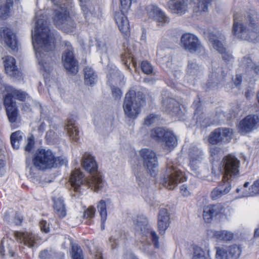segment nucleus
Here are the masks:
<instances>
[{"label":"nucleus","instance_id":"f257e3e1","mask_svg":"<svg viewBox=\"0 0 259 259\" xmlns=\"http://www.w3.org/2000/svg\"><path fill=\"white\" fill-rule=\"evenodd\" d=\"M45 17L41 11L36 14V26L32 33V41L39 64L45 71H50L54 64L51 55L55 48V38L50 32Z\"/></svg>","mask_w":259,"mask_h":259},{"label":"nucleus","instance_id":"f03ea898","mask_svg":"<svg viewBox=\"0 0 259 259\" xmlns=\"http://www.w3.org/2000/svg\"><path fill=\"white\" fill-rule=\"evenodd\" d=\"M233 32L236 37L250 42L259 38V27L255 24V14L253 12L247 13L244 20L239 23L237 14H235Z\"/></svg>","mask_w":259,"mask_h":259},{"label":"nucleus","instance_id":"7ed1b4c3","mask_svg":"<svg viewBox=\"0 0 259 259\" xmlns=\"http://www.w3.org/2000/svg\"><path fill=\"white\" fill-rule=\"evenodd\" d=\"M70 182L72 187L76 192L79 191L81 187L86 186L91 187L95 191L98 192L104 185L102 177L99 174L93 175L90 180H87L79 169L72 171Z\"/></svg>","mask_w":259,"mask_h":259},{"label":"nucleus","instance_id":"20e7f679","mask_svg":"<svg viewBox=\"0 0 259 259\" xmlns=\"http://www.w3.org/2000/svg\"><path fill=\"white\" fill-rule=\"evenodd\" d=\"M145 99L142 93L129 91L125 95L123 104L125 115L130 118H136L141 112V107L145 104Z\"/></svg>","mask_w":259,"mask_h":259},{"label":"nucleus","instance_id":"39448f33","mask_svg":"<svg viewBox=\"0 0 259 259\" xmlns=\"http://www.w3.org/2000/svg\"><path fill=\"white\" fill-rule=\"evenodd\" d=\"M53 17L55 24L66 32H72L75 27L73 20L68 15L67 8L64 5H55Z\"/></svg>","mask_w":259,"mask_h":259},{"label":"nucleus","instance_id":"423d86ee","mask_svg":"<svg viewBox=\"0 0 259 259\" xmlns=\"http://www.w3.org/2000/svg\"><path fill=\"white\" fill-rule=\"evenodd\" d=\"M55 155L50 150L38 149L32 158L33 166L38 170L51 169L55 166Z\"/></svg>","mask_w":259,"mask_h":259},{"label":"nucleus","instance_id":"0eeeda50","mask_svg":"<svg viewBox=\"0 0 259 259\" xmlns=\"http://www.w3.org/2000/svg\"><path fill=\"white\" fill-rule=\"evenodd\" d=\"M151 138L161 143L164 147L168 150H171L177 145V139L174 134L161 127L152 129L150 133Z\"/></svg>","mask_w":259,"mask_h":259},{"label":"nucleus","instance_id":"6e6552de","mask_svg":"<svg viewBox=\"0 0 259 259\" xmlns=\"http://www.w3.org/2000/svg\"><path fill=\"white\" fill-rule=\"evenodd\" d=\"M63 52L62 55V63L68 73L75 74L78 71V63L75 58L74 50L71 44L63 42Z\"/></svg>","mask_w":259,"mask_h":259},{"label":"nucleus","instance_id":"1a4fd4ad","mask_svg":"<svg viewBox=\"0 0 259 259\" xmlns=\"http://www.w3.org/2000/svg\"><path fill=\"white\" fill-rule=\"evenodd\" d=\"M143 159V165L147 169V172L151 176L155 177L158 171V160L155 153L150 149L144 148L139 151Z\"/></svg>","mask_w":259,"mask_h":259},{"label":"nucleus","instance_id":"9d476101","mask_svg":"<svg viewBox=\"0 0 259 259\" xmlns=\"http://www.w3.org/2000/svg\"><path fill=\"white\" fill-rule=\"evenodd\" d=\"M239 160L235 156L229 155L224 158L222 166L224 169L223 181H229L235 178L239 174Z\"/></svg>","mask_w":259,"mask_h":259},{"label":"nucleus","instance_id":"9b49d317","mask_svg":"<svg viewBox=\"0 0 259 259\" xmlns=\"http://www.w3.org/2000/svg\"><path fill=\"white\" fill-rule=\"evenodd\" d=\"M185 180L183 172L178 168L171 166L167 168V175L163 180V184L167 189H173Z\"/></svg>","mask_w":259,"mask_h":259},{"label":"nucleus","instance_id":"f8f14e48","mask_svg":"<svg viewBox=\"0 0 259 259\" xmlns=\"http://www.w3.org/2000/svg\"><path fill=\"white\" fill-rule=\"evenodd\" d=\"M134 224L136 231L150 237L155 247L159 248V237L155 231L149 230L147 220L146 219L139 218L136 221H134Z\"/></svg>","mask_w":259,"mask_h":259},{"label":"nucleus","instance_id":"ddd939ff","mask_svg":"<svg viewBox=\"0 0 259 259\" xmlns=\"http://www.w3.org/2000/svg\"><path fill=\"white\" fill-rule=\"evenodd\" d=\"M181 40L182 47L190 53H195L202 48V45L198 38L192 33H184L182 35Z\"/></svg>","mask_w":259,"mask_h":259},{"label":"nucleus","instance_id":"4468645a","mask_svg":"<svg viewBox=\"0 0 259 259\" xmlns=\"http://www.w3.org/2000/svg\"><path fill=\"white\" fill-rule=\"evenodd\" d=\"M259 125V118L255 115H249L240 121L238 128L241 133H247Z\"/></svg>","mask_w":259,"mask_h":259},{"label":"nucleus","instance_id":"2eb2a0df","mask_svg":"<svg viewBox=\"0 0 259 259\" xmlns=\"http://www.w3.org/2000/svg\"><path fill=\"white\" fill-rule=\"evenodd\" d=\"M14 234L16 239L20 244L30 248L34 246L37 240V237L31 232L15 231Z\"/></svg>","mask_w":259,"mask_h":259},{"label":"nucleus","instance_id":"dca6fc26","mask_svg":"<svg viewBox=\"0 0 259 259\" xmlns=\"http://www.w3.org/2000/svg\"><path fill=\"white\" fill-rule=\"evenodd\" d=\"M1 40L7 46L14 50L17 45L16 35L13 31L7 27H2L0 29Z\"/></svg>","mask_w":259,"mask_h":259},{"label":"nucleus","instance_id":"f3484780","mask_svg":"<svg viewBox=\"0 0 259 259\" xmlns=\"http://www.w3.org/2000/svg\"><path fill=\"white\" fill-rule=\"evenodd\" d=\"M225 207L222 204L209 205L204 207L203 217L206 222H209L213 218L224 212Z\"/></svg>","mask_w":259,"mask_h":259},{"label":"nucleus","instance_id":"a211bd4d","mask_svg":"<svg viewBox=\"0 0 259 259\" xmlns=\"http://www.w3.org/2000/svg\"><path fill=\"white\" fill-rule=\"evenodd\" d=\"M82 165L87 171L92 176L96 174L101 175L97 171L98 165L94 157L90 153H84L82 156Z\"/></svg>","mask_w":259,"mask_h":259},{"label":"nucleus","instance_id":"6ab92c4d","mask_svg":"<svg viewBox=\"0 0 259 259\" xmlns=\"http://www.w3.org/2000/svg\"><path fill=\"white\" fill-rule=\"evenodd\" d=\"M148 13L149 16L155 20L159 26H163L165 23L169 22L168 18L164 13L156 6H150L148 9Z\"/></svg>","mask_w":259,"mask_h":259},{"label":"nucleus","instance_id":"aec40b11","mask_svg":"<svg viewBox=\"0 0 259 259\" xmlns=\"http://www.w3.org/2000/svg\"><path fill=\"white\" fill-rule=\"evenodd\" d=\"M4 66L6 73L16 78L21 76V73L18 70L16 66V61L11 56H7L4 58Z\"/></svg>","mask_w":259,"mask_h":259},{"label":"nucleus","instance_id":"412c9836","mask_svg":"<svg viewBox=\"0 0 259 259\" xmlns=\"http://www.w3.org/2000/svg\"><path fill=\"white\" fill-rule=\"evenodd\" d=\"M169 215L167 209L161 208L158 217V228L160 234H165V231L169 226Z\"/></svg>","mask_w":259,"mask_h":259},{"label":"nucleus","instance_id":"4be33fe9","mask_svg":"<svg viewBox=\"0 0 259 259\" xmlns=\"http://www.w3.org/2000/svg\"><path fill=\"white\" fill-rule=\"evenodd\" d=\"M188 2L189 0H170L168 6L174 13L182 15L187 11Z\"/></svg>","mask_w":259,"mask_h":259},{"label":"nucleus","instance_id":"5701e85b","mask_svg":"<svg viewBox=\"0 0 259 259\" xmlns=\"http://www.w3.org/2000/svg\"><path fill=\"white\" fill-rule=\"evenodd\" d=\"M231 189L230 182L223 180L222 183L212 191L211 197L213 200H217L228 193Z\"/></svg>","mask_w":259,"mask_h":259},{"label":"nucleus","instance_id":"b1692460","mask_svg":"<svg viewBox=\"0 0 259 259\" xmlns=\"http://www.w3.org/2000/svg\"><path fill=\"white\" fill-rule=\"evenodd\" d=\"M114 18L120 31L123 33L127 32L130 29V24L124 14L121 11L116 12Z\"/></svg>","mask_w":259,"mask_h":259},{"label":"nucleus","instance_id":"393cba45","mask_svg":"<svg viewBox=\"0 0 259 259\" xmlns=\"http://www.w3.org/2000/svg\"><path fill=\"white\" fill-rule=\"evenodd\" d=\"M208 234L212 235V237L218 241H231L234 237V234L228 231H214L210 230Z\"/></svg>","mask_w":259,"mask_h":259},{"label":"nucleus","instance_id":"a878e982","mask_svg":"<svg viewBox=\"0 0 259 259\" xmlns=\"http://www.w3.org/2000/svg\"><path fill=\"white\" fill-rule=\"evenodd\" d=\"M209 40L211 43L213 49L219 53L223 54L225 51L226 49L223 42L224 41L223 36L210 34L209 36Z\"/></svg>","mask_w":259,"mask_h":259},{"label":"nucleus","instance_id":"bb28decb","mask_svg":"<svg viewBox=\"0 0 259 259\" xmlns=\"http://www.w3.org/2000/svg\"><path fill=\"white\" fill-rule=\"evenodd\" d=\"M163 108L165 112L177 114L180 110L179 103L172 98H167L163 101Z\"/></svg>","mask_w":259,"mask_h":259},{"label":"nucleus","instance_id":"cd10ccee","mask_svg":"<svg viewBox=\"0 0 259 259\" xmlns=\"http://www.w3.org/2000/svg\"><path fill=\"white\" fill-rule=\"evenodd\" d=\"M97 76L92 67L87 66L84 68V83L87 85L92 86L97 81Z\"/></svg>","mask_w":259,"mask_h":259},{"label":"nucleus","instance_id":"c85d7f7f","mask_svg":"<svg viewBox=\"0 0 259 259\" xmlns=\"http://www.w3.org/2000/svg\"><path fill=\"white\" fill-rule=\"evenodd\" d=\"M189 166L192 174L195 176H199L200 174V165L203 159H196L194 157L193 153H189Z\"/></svg>","mask_w":259,"mask_h":259},{"label":"nucleus","instance_id":"c756f323","mask_svg":"<svg viewBox=\"0 0 259 259\" xmlns=\"http://www.w3.org/2000/svg\"><path fill=\"white\" fill-rule=\"evenodd\" d=\"M13 6L12 0H0V18L6 19L9 16L10 8Z\"/></svg>","mask_w":259,"mask_h":259},{"label":"nucleus","instance_id":"7c9ffc66","mask_svg":"<svg viewBox=\"0 0 259 259\" xmlns=\"http://www.w3.org/2000/svg\"><path fill=\"white\" fill-rule=\"evenodd\" d=\"M126 234L120 231L116 232L110 238L109 242L112 249H115L120 243L124 242Z\"/></svg>","mask_w":259,"mask_h":259},{"label":"nucleus","instance_id":"2f4dec72","mask_svg":"<svg viewBox=\"0 0 259 259\" xmlns=\"http://www.w3.org/2000/svg\"><path fill=\"white\" fill-rule=\"evenodd\" d=\"M66 130L70 137L74 141L79 139V131L72 120H69L66 127Z\"/></svg>","mask_w":259,"mask_h":259},{"label":"nucleus","instance_id":"473e14b6","mask_svg":"<svg viewBox=\"0 0 259 259\" xmlns=\"http://www.w3.org/2000/svg\"><path fill=\"white\" fill-rule=\"evenodd\" d=\"M97 209L100 213L101 221V229H104V225L107 217L106 204L104 200H101L97 204Z\"/></svg>","mask_w":259,"mask_h":259},{"label":"nucleus","instance_id":"72a5a7b5","mask_svg":"<svg viewBox=\"0 0 259 259\" xmlns=\"http://www.w3.org/2000/svg\"><path fill=\"white\" fill-rule=\"evenodd\" d=\"M54 209L60 218H64L66 215V210L63 200L58 198L54 201Z\"/></svg>","mask_w":259,"mask_h":259},{"label":"nucleus","instance_id":"f704fd0d","mask_svg":"<svg viewBox=\"0 0 259 259\" xmlns=\"http://www.w3.org/2000/svg\"><path fill=\"white\" fill-rule=\"evenodd\" d=\"M24 134L20 131L13 133L11 135V143L13 147L18 149L20 145V142L23 139Z\"/></svg>","mask_w":259,"mask_h":259},{"label":"nucleus","instance_id":"c9c22d12","mask_svg":"<svg viewBox=\"0 0 259 259\" xmlns=\"http://www.w3.org/2000/svg\"><path fill=\"white\" fill-rule=\"evenodd\" d=\"M8 89L11 92V94L14 99L21 101H25L29 97L27 93L22 90L15 89L11 87H8Z\"/></svg>","mask_w":259,"mask_h":259},{"label":"nucleus","instance_id":"e433bc0d","mask_svg":"<svg viewBox=\"0 0 259 259\" xmlns=\"http://www.w3.org/2000/svg\"><path fill=\"white\" fill-rule=\"evenodd\" d=\"M215 259H229V255L228 252V247L225 246H222L215 247Z\"/></svg>","mask_w":259,"mask_h":259},{"label":"nucleus","instance_id":"4c0bfd02","mask_svg":"<svg viewBox=\"0 0 259 259\" xmlns=\"http://www.w3.org/2000/svg\"><path fill=\"white\" fill-rule=\"evenodd\" d=\"M242 248L240 246L233 245L228 247V252L229 258H238L241 253Z\"/></svg>","mask_w":259,"mask_h":259},{"label":"nucleus","instance_id":"58836bf2","mask_svg":"<svg viewBox=\"0 0 259 259\" xmlns=\"http://www.w3.org/2000/svg\"><path fill=\"white\" fill-rule=\"evenodd\" d=\"M6 91L8 92L7 94L5 96L4 99V104L6 108V110L12 108L16 106V102L12 100V95L11 92L8 89V87L6 88Z\"/></svg>","mask_w":259,"mask_h":259},{"label":"nucleus","instance_id":"ea45409f","mask_svg":"<svg viewBox=\"0 0 259 259\" xmlns=\"http://www.w3.org/2000/svg\"><path fill=\"white\" fill-rule=\"evenodd\" d=\"M192 259H210V257L201 248L195 246Z\"/></svg>","mask_w":259,"mask_h":259},{"label":"nucleus","instance_id":"a19ab883","mask_svg":"<svg viewBox=\"0 0 259 259\" xmlns=\"http://www.w3.org/2000/svg\"><path fill=\"white\" fill-rule=\"evenodd\" d=\"M216 130H219L221 133L220 136L221 142H228L230 141L232 136V131L227 128H218Z\"/></svg>","mask_w":259,"mask_h":259},{"label":"nucleus","instance_id":"79ce46f5","mask_svg":"<svg viewBox=\"0 0 259 259\" xmlns=\"http://www.w3.org/2000/svg\"><path fill=\"white\" fill-rule=\"evenodd\" d=\"M221 133L219 130H215L211 132L208 138V142L212 145H215L221 142L220 136Z\"/></svg>","mask_w":259,"mask_h":259},{"label":"nucleus","instance_id":"37998d69","mask_svg":"<svg viewBox=\"0 0 259 259\" xmlns=\"http://www.w3.org/2000/svg\"><path fill=\"white\" fill-rule=\"evenodd\" d=\"M9 120L11 123L15 122L17 118V109L16 107L6 110Z\"/></svg>","mask_w":259,"mask_h":259},{"label":"nucleus","instance_id":"c03bdc74","mask_svg":"<svg viewBox=\"0 0 259 259\" xmlns=\"http://www.w3.org/2000/svg\"><path fill=\"white\" fill-rule=\"evenodd\" d=\"M72 259H83L82 250L76 244L72 247Z\"/></svg>","mask_w":259,"mask_h":259},{"label":"nucleus","instance_id":"a18cd8bd","mask_svg":"<svg viewBox=\"0 0 259 259\" xmlns=\"http://www.w3.org/2000/svg\"><path fill=\"white\" fill-rule=\"evenodd\" d=\"M141 68L142 71L146 74H150L153 71V66L149 62L146 61L142 62Z\"/></svg>","mask_w":259,"mask_h":259},{"label":"nucleus","instance_id":"49530a36","mask_svg":"<svg viewBox=\"0 0 259 259\" xmlns=\"http://www.w3.org/2000/svg\"><path fill=\"white\" fill-rule=\"evenodd\" d=\"M107 77L109 79L120 81V72L118 70L114 67L109 71Z\"/></svg>","mask_w":259,"mask_h":259},{"label":"nucleus","instance_id":"de8ad7c7","mask_svg":"<svg viewBox=\"0 0 259 259\" xmlns=\"http://www.w3.org/2000/svg\"><path fill=\"white\" fill-rule=\"evenodd\" d=\"M236 192L237 193L241 192L238 196L239 198L248 197L253 196V194H252L251 191L250 190V191H248L246 188L242 187L237 188L236 190Z\"/></svg>","mask_w":259,"mask_h":259},{"label":"nucleus","instance_id":"09e8293b","mask_svg":"<svg viewBox=\"0 0 259 259\" xmlns=\"http://www.w3.org/2000/svg\"><path fill=\"white\" fill-rule=\"evenodd\" d=\"M189 153H193L194 157L196 159L203 158V153L202 151L197 147H193L190 149Z\"/></svg>","mask_w":259,"mask_h":259},{"label":"nucleus","instance_id":"8fccbe9b","mask_svg":"<svg viewBox=\"0 0 259 259\" xmlns=\"http://www.w3.org/2000/svg\"><path fill=\"white\" fill-rule=\"evenodd\" d=\"M34 144V138L32 135H31L28 138L27 143L24 147V150L26 152H30L32 149Z\"/></svg>","mask_w":259,"mask_h":259},{"label":"nucleus","instance_id":"3c124183","mask_svg":"<svg viewBox=\"0 0 259 259\" xmlns=\"http://www.w3.org/2000/svg\"><path fill=\"white\" fill-rule=\"evenodd\" d=\"M58 137V135L53 130H50L47 132L46 138L49 142H54Z\"/></svg>","mask_w":259,"mask_h":259},{"label":"nucleus","instance_id":"603ef678","mask_svg":"<svg viewBox=\"0 0 259 259\" xmlns=\"http://www.w3.org/2000/svg\"><path fill=\"white\" fill-rule=\"evenodd\" d=\"M249 190L251 191L252 194L253 196L259 194V179L255 181L250 186Z\"/></svg>","mask_w":259,"mask_h":259},{"label":"nucleus","instance_id":"864d4df0","mask_svg":"<svg viewBox=\"0 0 259 259\" xmlns=\"http://www.w3.org/2000/svg\"><path fill=\"white\" fill-rule=\"evenodd\" d=\"M95 212V208L90 206L84 211L83 216L86 218H92L94 216Z\"/></svg>","mask_w":259,"mask_h":259},{"label":"nucleus","instance_id":"5fc2aeb1","mask_svg":"<svg viewBox=\"0 0 259 259\" xmlns=\"http://www.w3.org/2000/svg\"><path fill=\"white\" fill-rule=\"evenodd\" d=\"M156 118V116L154 114H151L148 115L144 120V124L147 126L151 125L154 122Z\"/></svg>","mask_w":259,"mask_h":259},{"label":"nucleus","instance_id":"6e6d98bb","mask_svg":"<svg viewBox=\"0 0 259 259\" xmlns=\"http://www.w3.org/2000/svg\"><path fill=\"white\" fill-rule=\"evenodd\" d=\"M243 63L246 65L248 70L250 69L255 64L252 62L249 57H245L243 58Z\"/></svg>","mask_w":259,"mask_h":259},{"label":"nucleus","instance_id":"4d7b16f0","mask_svg":"<svg viewBox=\"0 0 259 259\" xmlns=\"http://www.w3.org/2000/svg\"><path fill=\"white\" fill-rule=\"evenodd\" d=\"M112 93L113 96L115 99H119L121 98L122 93L121 90L117 88H112Z\"/></svg>","mask_w":259,"mask_h":259},{"label":"nucleus","instance_id":"13d9d810","mask_svg":"<svg viewBox=\"0 0 259 259\" xmlns=\"http://www.w3.org/2000/svg\"><path fill=\"white\" fill-rule=\"evenodd\" d=\"M40 228L42 231L45 233H48L49 231V225L45 221H41L39 223Z\"/></svg>","mask_w":259,"mask_h":259},{"label":"nucleus","instance_id":"bf43d9fd","mask_svg":"<svg viewBox=\"0 0 259 259\" xmlns=\"http://www.w3.org/2000/svg\"><path fill=\"white\" fill-rule=\"evenodd\" d=\"M181 192L183 195L187 196L190 195V192L188 189V187L185 185H183L180 187Z\"/></svg>","mask_w":259,"mask_h":259},{"label":"nucleus","instance_id":"052dcab7","mask_svg":"<svg viewBox=\"0 0 259 259\" xmlns=\"http://www.w3.org/2000/svg\"><path fill=\"white\" fill-rule=\"evenodd\" d=\"M22 217L19 213H16L13 223L16 225H19L22 222Z\"/></svg>","mask_w":259,"mask_h":259},{"label":"nucleus","instance_id":"680f3d73","mask_svg":"<svg viewBox=\"0 0 259 259\" xmlns=\"http://www.w3.org/2000/svg\"><path fill=\"white\" fill-rule=\"evenodd\" d=\"M222 54L223 59L226 62H231L233 59L232 56L226 52V51Z\"/></svg>","mask_w":259,"mask_h":259},{"label":"nucleus","instance_id":"e2e57ef3","mask_svg":"<svg viewBox=\"0 0 259 259\" xmlns=\"http://www.w3.org/2000/svg\"><path fill=\"white\" fill-rule=\"evenodd\" d=\"M120 3L123 8L127 9L130 8L132 2L131 0H120Z\"/></svg>","mask_w":259,"mask_h":259},{"label":"nucleus","instance_id":"0e129e2a","mask_svg":"<svg viewBox=\"0 0 259 259\" xmlns=\"http://www.w3.org/2000/svg\"><path fill=\"white\" fill-rule=\"evenodd\" d=\"M94 256L95 259H103L102 253L99 248H95Z\"/></svg>","mask_w":259,"mask_h":259},{"label":"nucleus","instance_id":"69168bd1","mask_svg":"<svg viewBox=\"0 0 259 259\" xmlns=\"http://www.w3.org/2000/svg\"><path fill=\"white\" fill-rule=\"evenodd\" d=\"M198 66L195 63H190L188 65V69L190 73H195V71L197 70Z\"/></svg>","mask_w":259,"mask_h":259},{"label":"nucleus","instance_id":"338daca9","mask_svg":"<svg viewBox=\"0 0 259 259\" xmlns=\"http://www.w3.org/2000/svg\"><path fill=\"white\" fill-rule=\"evenodd\" d=\"M97 51L100 53H104L107 52V48L106 46L104 44H99L97 48Z\"/></svg>","mask_w":259,"mask_h":259},{"label":"nucleus","instance_id":"774afa93","mask_svg":"<svg viewBox=\"0 0 259 259\" xmlns=\"http://www.w3.org/2000/svg\"><path fill=\"white\" fill-rule=\"evenodd\" d=\"M250 70H252L256 75L259 76V65L255 64Z\"/></svg>","mask_w":259,"mask_h":259}]
</instances>
